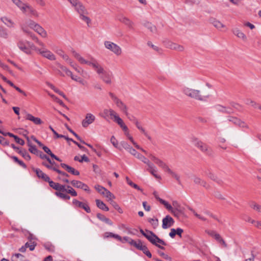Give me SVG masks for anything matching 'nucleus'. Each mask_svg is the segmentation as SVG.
I'll list each match as a JSON object with an SVG mask.
<instances>
[{
	"instance_id": "nucleus-1",
	"label": "nucleus",
	"mask_w": 261,
	"mask_h": 261,
	"mask_svg": "<svg viewBox=\"0 0 261 261\" xmlns=\"http://www.w3.org/2000/svg\"><path fill=\"white\" fill-rule=\"evenodd\" d=\"M73 56L82 64H87L92 66L95 72L99 75L100 78L107 84L111 83L112 73L105 70L103 67L93 58L90 61L85 59L79 53L72 51Z\"/></svg>"
},
{
	"instance_id": "nucleus-2",
	"label": "nucleus",
	"mask_w": 261,
	"mask_h": 261,
	"mask_svg": "<svg viewBox=\"0 0 261 261\" xmlns=\"http://www.w3.org/2000/svg\"><path fill=\"white\" fill-rule=\"evenodd\" d=\"M148 156L150 158L151 160L153 161L156 165H158L160 168H162L164 171L167 172L172 177L175 178L179 184H180L181 181L180 176L177 173L172 171L166 164V163H165L158 158H156L154 155H152V154H149Z\"/></svg>"
},
{
	"instance_id": "nucleus-3",
	"label": "nucleus",
	"mask_w": 261,
	"mask_h": 261,
	"mask_svg": "<svg viewBox=\"0 0 261 261\" xmlns=\"http://www.w3.org/2000/svg\"><path fill=\"white\" fill-rule=\"evenodd\" d=\"M191 141L193 145L200 149L203 153L207 155L212 154L211 148L197 138L195 137H191Z\"/></svg>"
},
{
	"instance_id": "nucleus-4",
	"label": "nucleus",
	"mask_w": 261,
	"mask_h": 261,
	"mask_svg": "<svg viewBox=\"0 0 261 261\" xmlns=\"http://www.w3.org/2000/svg\"><path fill=\"white\" fill-rule=\"evenodd\" d=\"M184 93L187 96L198 100L203 101L208 97V95L204 96L201 94L199 90H195L189 88H185L183 90Z\"/></svg>"
},
{
	"instance_id": "nucleus-5",
	"label": "nucleus",
	"mask_w": 261,
	"mask_h": 261,
	"mask_svg": "<svg viewBox=\"0 0 261 261\" xmlns=\"http://www.w3.org/2000/svg\"><path fill=\"white\" fill-rule=\"evenodd\" d=\"M105 47L117 56H120L122 53L121 47L114 42L109 41L104 42Z\"/></svg>"
},
{
	"instance_id": "nucleus-6",
	"label": "nucleus",
	"mask_w": 261,
	"mask_h": 261,
	"mask_svg": "<svg viewBox=\"0 0 261 261\" xmlns=\"http://www.w3.org/2000/svg\"><path fill=\"white\" fill-rule=\"evenodd\" d=\"M172 212H184L193 211V210L190 207L184 204H180L176 200L172 201Z\"/></svg>"
},
{
	"instance_id": "nucleus-7",
	"label": "nucleus",
	"mask_w": 261,
	"mask_h": 261,
	"mask_svg": "<svg viewBox=\"0 0 261 261\" xmlns=\"http://www.w3.org/2000/svg\"><path fill=\"white\" fill-rule=\"evenodd\" d=\"M72 7H74L75 10L79 13H86V9L84 6L79 0H67Z\"/></svg>"
},
{
	"instance_id": "nucleus-8",
	"label": "nucleus",
	"mask_w": 261,
	"mask_h": 261,
	"mask_svg": "<svg viewBox=\"0 0 261 261\" xmlns=\"http://www.w3.org/2000/svg\"><path fill=\"white\" fill-rule=\"evenodd\" d=\"M151 240L149 241L151 244L162 250L165 249V248L161 246V245L166 246L167 244L163 240L160 239L155 233H153L152 236L151 237Z\"/></svg>"
},
{
	"instance_id": "nucleus-9",
	"label": "nucleus",
	"mask_w": 261,
	"mask_h": 261,
	"mask_svg": "<svg viewBox=\"0 0 261 261\" xmlns=\"http://www.w3.org/2000/svg\"><path fill=\"white\" fill-rule=\"evenodd\" d=\"M39 54L49 60L54 61L56 60L55 56L50 50L46 48L45 45L44 47H42L40 48V50H39Z\"/></svg>"
},
{
	"instance_id": "nucleus-10",
	"label": "nucleus",
	"mask_w": 261,
	"mask_h": 261,
	"mask_svg": "<svg viewBox=\"0 0 261 261\" xmlns=\"http://www.w3.org/2000/svg\"><path fill=\"white\" fill-rule=\"evenodd\" d=\"M28 44H29V41H24L22 40H19L17 43V45L19 49L22 51L26 54L30 55L31 54V50L28 47Z\"/></svg>"
},
{
	"instance_id": "nucleus-11",
	"label": "nucleus",
	"mask_w": 261,
	"mask_h": 261,
	"mask_svg": "<svg viewBox=\"0 0 261 261\" xmlns=\"http://www.w3.org/2000/svg\"><path fill=\"white\" fill-rule=\"evenodd\" d=\"M95 116L94 115L91 113H87L85 119L82 121V126L85 128L87 127L95 121Z\"/></svg>"
},
{
	"instance_id": "nucleus-12",
	"label": "nucleus",
	"mask_w": 261,
	"mask_h": 261,
	"mask_svg": "<svg viewBox=\"0 0 261 261\" xmlns=\"http://www.w3.org/2000/svg\"><path fill=\"white\" fill-rule=\"evenodd\" d=\"M70 182L73 187L76 188L83 189V190L87 192L88 193L90 192V190L89 187L86 184L83 183L81 181L73 180Z\"/></svg>"
},
{
	"instance_id": "nucleus-13",
	"label": "nucleus",
	"mask_w": 261,
	"mask_h": 261,
	"mask_svg": "<svg viewBox=\"0 0 261 261\" xmlns=\"http://www.w3.org/2000/svg\"><path fill=\"white\" fill-rule=\"evenodd\" d=\"M112 120L117 123L124 132L128 130L127 126L125 124L123 120L119 116L118 114L116 113L114 116Z\"/></svg>"
},
{
	"instance_id": "nucleus-14",
	"label": "nucleus",
	"mask_w": 261,
	"mask_h": 261,
	"mask_svg": "<svg viewBox=\"0 0 261 261\" xmlns=\"http://www.w3.org/2000/svg\"><path fill=\"white\" fill-rule=\"evenodd\" d=\"M162 222V227L163 229L169 228L172 226L174 223L173 219L169 215H167L166 217L163 218Z\"/></svg>"
},
{
	"instance_id": "nucleus-15",
	"label": "nucleus",
	"mask_w": 261,
	"mask_h": 261,
	"mask_svg": "<svg viewBox=\"0 0 261 261\" xmlns=\"http://www.w3.org/2000/svg\"><path fill=\"white\" fill-rule=\"evenodd\" d=\"M116 113V112L112 109H105L103 110L102 113H100L99 115L101 117L105 119H107V118L109 116L110 117V118L112 119Z\"/></svg>"
},
{
	"instance_id": "nucleus-16",
	"label": "nucleus",
	"mask_w": 261,
	"mask_h": 261,
	"mask_svg": "<svg viewBox=\"0 0 261 261\" xmlns=\"http://www.w3.org/2000/svg\"><path fill=\"white\" fill-rule=\"evenodd\" d=\"M32 170L35 172L37 177L39 178H41L43 180L45 181H49V177L44 173L42 170H41L39 168H35L34 167H32Z\"/></svg>"
},
{
	"instance_id": "nucleus-17",
	"label": "nucleus",
	"mask_w": 261,
	"mask_h": 261,
	"mask_svg": "<svg viewBox=\"0 0 261 261\" xmlns=\"http://www.w3.org/2000/svg\"><path fill=\"white\" fill-rule=\"evenodd\" d=\"M72 203L75 206L82 208L86 211V212H89L90 211V207L87 203L82 202L76 199L73 200Z\"/></svg>"
},
{
	"instance_id": "nucleus-18",
	"label": "nucleus",
	"mask_w": 261,
	"mask_h": 261,
	"mask_svg": "<svg viewBox=\"0 0 261 261\" xmlns=\"http://www.w3.org/2000/svg\"><path fill=\"white\" fill-rule=\"evenodd\" d=\"M228 120L229 122H231L234 124H235L236 125H238L240 127H247V125L244 122L242 121L240 119H238V118L232 117V116H228Z\"/></svg>"
},
{
	"instance_id": "nucleus-19",
	"label": "nucleus",
	"mask_w": 261,
	"mask_h": 261,
	"mask_svg": "<svg viewBox=\"0 0 261 261\" xmlns=\"http://www.w3.org/2000/svg\"><path fill=\"white\" fill-rule=\"evenodd\" d=\"M118 20L127 26L129 29H133L134 28V23L128 18L123 16H121L118 18Z\"/></svg>"
},
{
	"instance_id": "nucleus-20",
	"label": "nucleus",
	"mask_w": 261,
	"mask_h": 261,
	"mask_svg": "<svg viewBox=\"0 0 261 261\" xmlns=\"http://www.w3.org/2000/svg\"><path fill=\"white\" fill-rule=\"evenodd\" d=\"M147 166L148 168L147 169V170L155 178L159 179H161V176L157 174V168L152 163H151Z\"/></svg>"
},
{
	"instance_id": "nucleus-21",
	"label": "nucleus",
	"mask_w": 261,
	"mask_h": 261,
	"mask_svg": "<svg viewBox=\"0 0 261 261\" xmlns=\"http://www.w3.org/2000/svg\"><path fill=\"white\" fill-rule=\"evenodd\" d=\"M12 2L23 13H25V8L28 5V3H23L21 0H12Z\"/></svg>"
},
{
	"instance_id": "nucleus-22",
	"label": "nucleus",
	"mask_w": 261,
	"mask_h": 261,
	"mask_svg": "<svg viewBox=\"0 0 261 261\" xmlns=\"http://www.w3.org/2000/svg\"><path fill=\"white\" fill-rule=\"evenodd\" d=\"M208 21L210 23L213 24L214 27L219 30H221L222 28L225 27V25L215 18H210Z\"/></svg>"
},
{
	"instance_id": "nucleus-23",
	"label": "nucleus",
	"mask_w": 261,
	"mask_h": 261,
	"mask_svg": "<svg viewBox=\"0 0 261 261\" xmlns=\"http://www.w3.org/2000/svg\"><path fill=\"white\" fill-rule=\"evenodd\" d=\"M42 165H43L44 166H45V167H46L48 169H51V170H53L57 172L58 173H59L61 175H62L63 176H66V177L69 176V175L67 173L60 170L59 169H58V168H57L56 167H53L52 166L49 165L48 164H46L45 163V162H43L42 163Z\"/></svg>"
},
{
	"instance_id": "nucleus-24",
	"label": "nucleus",
	"mask_w": 261,
	"mask_h": 261,
	"mask_svg": "<svg viewBox=\"0 0 261 261\" xmlns=\"http://www.w3.org/2000/svg\"><path fill=\"white\" fill-rule=\"evenodd\" d=\"M167 47L176 50L178 51H182L184 50V46L180 45L179 44H177L175 43H173L172 42H168L166 44Z\"/></svg>"
},
{
	"instance_id": "nucleus-25",
	"label": "nucleus",
	"mask_w": 261,
	"mask_h": 261,
	"mask_svg": "<svg viewBox=\"0 0 261 261\" xmlns=\"http://www.w3.org/2000/svg\"><path fill=\"white\" fill-rule=\"evenodd\" d=\"M116 105L125 115H128L127 106L120 100L118 99L116 102Z\"/></svg>"
},
{
	"instance_id": "nucleus-26",
	"label": "nucleus",
	"mask_w": 261,
	"mask_h": 261,
	"mask_svg": "<svg viewBox=\"0 0 261 261\" xmlns=\"http://www.w3.org/2000/svg\"><path fill=\"white\" fill-rule=\"evenodd\" d=\"M25 119L32 121L35 124H41L43 123L40 118L35 117L32 114L27 113L25 116Z\"/></svg>"
},
{
	"instance_id": "nucleus-27",
	"label": "nucleus",
	"mask_w": 261,
	"mask_h": 261,
	"mask_svg": "<svg viewBox=\"0 0 261 261\" xmlns=\"http://www.w3.org/2000/svg\"><path fill=\"white\" fill-rule=\"evenodd\" d=\"M60 166L65 169L68 172L70 173L71 174L75 175H79L80 174L79 171L75 170L73 168L69 166V165L64 164L61 163Z\"/></svg>"
},
{
	"instance_id": "nucleus-28",
	"label": "nucleus",
	"mask_w": 261,
	"mask_h": 261,
	"mask_svg": "<svg viewBox=\"0 0 261 261\" xmlns=\"http://www.w3.org/2000/svg\"><path fill=\"white\" fill-rule=\"evenodd\" d=\"M233 34L237 36L238 38L242 39L244 41L247 40L246 35L238 28H234L232 30Z\"/></svg>"
},
{
	"instance_id": "nucleus-29",
	"label": "nucleus",
	"mask_w": 261,
	"mask_h": 261,
	"mask_svg": "<svg viewBox=\"0 0 261 261\" xmlns=\"http://www.w3.org/2000/svg\"><path fill=\"white\" fill-rule=\"evenodd\" d=\"M35 32L38 33L43 38L47 37V33L45 30L41 27L39 24L35 25V29L34 30Z\"/></svg>"
},
{
	"instance_id": "nucleus-30",
	"label": "nucleus",
	"mask_w": 261,
	"mask_h": 261,
	"mask_svg": "<svg viewBox=\"0 0 261 261\" xmlns=\"http://www.w3.org/2000/svg\"><path fill=\"white\" fill-rule=\"evenodd\" d=\"M216 109L218 111L224 113H231L232 112L230 108H226L221 105L216 106Z\"/></svg>"
},
{
	"instance_id": "nucleus-31",
	"label": "nucleus",
	"mask_w": 261,
	"mask_h": 261,
	"mask_svg": "<svg viewBox=\"0 0 261 261\" xmlns=\"http://www.w3.org/2000/svg\"><path fill=\"white\" fill-rule=\"evenodd\" d=\"M205 232L210 236L214 238L217 241L219 239H220L221 236L214 230L207 229L205 230Z\"/></svg>"
},
{
	"instance_id": "nucleus-32",
	"label": "nucleus",
	"mask_w": 261,
	"mask_h": 261,
	"mask_svg": "<svg viewBox=\"0 0 261 261\" xmlns=\"http://www.w3.org/2000/svg\"><path fill=\"white\" fill-rule=\"evenodd\" d=\"M96 203L97 206L102 211H108L109 208L108 206H106V205L100 200L96 199Z\"/></svg>"
},
{
	"instance_id": "nucleus-33",
	"label": "nucleus",
	"mask_w": 261,
	"mask_h": 261,
	"mask_svg": "<svg viewBox=\"0 0 261 261\" xmlns=\"http://www.w3.org/2000/svg\"><path fill=\"white\" fill-rule=\"evenodd\" d=\"M1 20L8 27L13 28L14 27V23L11 19L6 17H3Z\"/></svg>"
},
{
	"instance_id": "nucleus-34",
	"label": "nucleus",
	"mask_w": 261,
	"mask_h": 261,
	"mask_svg": "<svg viewBox=\"0 0 261 261\" xmlns=\"http://www.w3.org/2000/svg\"><path fill=\"white\" fill-rule=\"evenodd\" d=\"M141 234L144 236L148 241H151V237L152 236L153 232L151 231L146 230L144 231L142 229H140V230Z\"/></svg>"
},
{
	"instance_id": "nucleus-35",
	"label": "nucleus",
	"mask_w": 261,
	"mask_h": 261,
	"mask_svg": "<svg viewBox=\"0 0 261 261\" xmlns=\"http://www.w3.org/2000/svg\"><path fill=\"white\" fill-rule=\"evenodd\" d=\"M145 27L152 33H157V29L155 25L151 23L147 22L144 24Z\"/></svg>"
},
{
	"instance_id": "nucleus-36",
	"label": "nucleus",
	"mask_w": 261,
	"mask_h": 261,
	"mask_svg": "<svg viewBox=\"0 0 261 261\" xmlns=\"http://www.w3.org/2000/svg\"><path fill=\"white\" fill-rule=\"evenodd\" d=\"M160 202L165 206L168 211L170 212H172V204H171L168 202L163 199H160Z\"/></svg>"
},
{
	"instance_id": "nucleus-37",
	"label": "nucleus",
	"mask_w": 261,
	"mask_h": 261,
	"mask_svg": "<svg viewBox=\"0 0 261 261\" xmlns=\"http://www.w3.org/2000/svg\"><path fill=\"white\" fill-rule=\"evenodd\" d=\"M27 139L28 141V146H29V150L33 154H37V153H38V150L36 148V146H34V145H32L30 142V140H29V137H27Z\"/></svg>"
},
{
	"instance_id": "nucleus-38",
	"label": "nucleus",
	"mask_w": 261,
	"mask_h": 261,
	"mask_svg": "<svg viewBox=\"0 0 261 261\" xmlns=\"http://www.w3.org/2000/svg\"><path fill=\"white\" fill-rule=\"evenodd\" d=\"M250 206L252 208L253 211L261 212V206L254 202H251L249 203Z\"/></svg>"
},
{
	"instance_id": "nucleus-39",
	"label": "nucleus",
	"mask_w": 261,
	"mask_h": 261,
	"mask_svg": "<svg viewBox=\"0 0 261 261\" xmlns=\"http://www.w3.org/2000/svg\"><path fill=\"white\" fill-rule=\"evenodd\" d=\"M24 256L20 253H16L12 255V261H23Z\"/></svg>"
},
{
	"instance_id": "nucleus-40",
	"label": "nucleus",
	"mask_w": 261,
	"mask_h": 261,
	"mask_svg": "<svg viewBox=\"0 0 261 261\" xmlns=\"http://www.w3.org/2000/svg\"><path fill=\"white\" fill-rule=\"evenodd\" d=\"M131 146L126 142L122 141L120 143V145L119 146L118 149L120 150H121L122 148L125 149L127 151L129 150Z\"/></svg>"
},
{
	"instance_id": "nucleus-41",
	"label": "nucleus",
	"mask_w": 261,
	"mask_h": 261,
	"mask_svg": "<svg viewBox=\"0 0 261 261\" xmlns=\"http://www.w3.org/2000/svg\"><path fill=\"white\" fill-rule=\"evenodd\" d=\"M194 182L196 184H199L202 186L204 187L207 188V185L206 182L204 180H202L199 177H195L194 179Z\"/></svg>"
},
{
	"instance_id": "nucleus-42",
	"label": "nucleus",
	"mask_w": 261,
	"mask_h": 261,
	"mask_svg": "<svg viewBox=\"0 0 261 261\" xmlns=\"http://www.w3.org/2000/svg\"><path fill=\"white\" fill-rule=\"evenodd\" d=\"M28 11L31 15L37 16V12L29 4L25 8V13Z\"/></svg>"
},
{
	"instance_id": "nucleus-43",
	"label": "nucleus",
	"mask_w": 261,
	"mask_h": 261,
	"mask_svg": "<svg viewBox=\"0 0 261 261\" xmlns=\"http://www.w3.org/2000/svg\"><path fill=\"white\" fill-rule=\"evenodd\" d=\"M195 215L201 220L206 221L207 220V215H208V213H204V214L201 213H195Z\"/></svg>"
},
{
	"instance_id": "nucleus-44",
	"label": "nucleus",
	"mask_w": 261,
	"mask_h": 261,
	"mask_svg": "<svg viewBox=\"0 0 261 261\" xmlns=\"http://www.w3.org/2000/svg\"><path fill=\"white\" fill-rule=\"evenodd\" d=\"M19 153L22 156V157L27 161L31 160V156L27 152V150L23 149L19 150Z\"/></svg>"
},
{
	"instance_id": "nucleus-45",
	"label": "nucleus",
	"mask_w": 261,
	"mask_h": 261,
	"mask_svg": "<svg viewBox=\"0 0 261 261\" xmlns=\"http://www.w3.org/2000/svg\"><path fill=\"white\" fill-rule=\"evenodd\" d=\"M136 158L141 160L144 163L146 164L147 166L151 163V162L147 158H146L144 156L141 154L140 153H138Z\"/></svg>"
},
{
	"instance_id": "nucleus-46",
	"label": "nucleus",
	"mask_w": 261,
	"mask_h": 261,
	"mask_svg": "<svg viewBox=\"0 0 261 261\" xmlns=\"http://www.w3.org/2000/svg\"><path fill=\"white\" fill-rule=\"evenodd\" d=\"M104 196H105L109 200H112L113 199L115 198V196L113 194H112L110 191L106 190V191H105V194L103 195Z\"/></svg>"
},
{
	"instance_id": "nucleus-47",
	"label": "nucleus",
	"mask_w": 261,
	"mask_h": 261,
	"mask_svg": "<svg viewBox=\"0 0 261 261\" xmlns=\"http://www.w3.org/2000/svg\"><path fill=\"white\" fill-rule=\"evenodd\" d=\"M74 161H79L81 163L83 162V161H85L86 162H88L89 161V159L87 156H86V155H83L81 159L80 158L79 156H75L74 158Z\"/></svg>"
},
{
	"instance_id": "nucleus-48",
	"label": "nucleus",
	"mask_w": 261,
	"mask_h": 261,
	"mask_svg": "<svg viewBox=\"0 0 261 261\" xmlns=\"http://www.w3.org/2000/svg\"><path fill=\"white\" fill-rule=\"evenodd\" d=\"M66 188H67L66 193L68 194H70L72 196H76L77 193L70 186H67Z\"/></svg>"
},
{
	"instance_id": "nucleus-49",
	"label": "nucleus",
	"mask_w": 261,
	"mask_h": 261,
	"mask_svg": "<svg viewBox=\"0 0 261 261\" xmlns=\"http://www.w3.org/2000/svg\"><path fill=\"white\" fill-rule=\"evenodd\" d=\"M56 195L64 200H69L70 198V197L67 194L60 192H56Z\"/></svg>"
},
{
	"instance_id": "nucleus-50",
	"label": "nucleus",
	"mask_w": 261,
	"mask_h": 261,
	"mask_svg": "<svg viewBox=\"0 0 261 261\" xmlns=\"http://www.w3.org/2000/svg\"><path fill=\"white\" fill-rule=\"evenodd\" d=\"M96 190L101 195H103L105 194V191H106L107 189L104 188L102 186H101L100 185H95L94 187Z\"/></svg>"
},
{
	"instance_id": "nucleus-51",
	"label": "nucleus",
	"mask_w": 261,
	"mask_h": 261,
	"mask_svg": "<svg viewBox=\"0 0 261 261\" xmlns=\"http://www.w3.org/2000/svg\"><path fill=\"white\" fill-rule=\"evenodd\" d=\"M97 217L106 223L112 224L111 221L108 218H106L103 215H102L101 213H97Z\"/></svg>"
},
{
	"instance_id": "nucleus-52",
	"label": "nucleus",
	"mask_w": 261,
	"mask_h": 261,
	"mask_svg": "<svg viewBox=\"0 0 261 261\" xmlns=\"http://www.w3.org/2000/svg\"><path fill=\"white\" fill-rule=\"evenodd\" d=\"M66 127L70 133H71L79 141H80L81 143H82L83 144H86V142L82 140L81 138L79 137V136L77 134H76L70 127H69L67 124L66 125Z\"/></svg>"
},
{
	"instance_id": "nucleus-53",
	"label": "nucleus",
	"mask_w": 261,
	"mask_h": 261,
	"mask_svg": "<svg viewBox=\"0 0 261 261\" xmlns=\"http://www.w3.org/2000/svg\"><path fill=\"white\" fill-rule=\"evenodd\" d=\"M36 243L34 242H27L25 245L27 248H29L30 250L33 251L35 249V246H36Z\"/></svg>"
},
{
	"instance_id": "nucleus-54",
	"label": "nucleus",
	"mask_w": 261,
	"mask_h": 261,
	"mask_svg": "<svg viewBox=\"0 0 261 261\" xmlns=\"http://www.w3.org/2000/svg\"><path fill=\"white\" fill-rule=\"evenodd\" d=\"M245 103L246 105L251 106L254 108H257L258 105V103L250 99H246Z\"/></svg>"
},
{
	"instance_id": "nucleus-55",
	"label": "nucleus",
	"mask_w": 261,
	"mask_h": 261,
	"mask_svg": "<svg viewBox=\"0 0 261 261\" xmlns=\"http://www.w3.org/2000/svg\"><path fill=\"white\" fill-rule=\"evenodd\" d=\"M47 182H48L49 183V186L50 187H51L52 188H53L54 189H55L56 190H58L60 184L55 182L51 180L50 178H49V181H47Z\"/></svg>"
},
{
	"instance_id": "nucleus-56",
	"label": "nucleus",
	"mask_w": 261,
	"mask_h": 261,
	"mask_svg": "<svg viewBox=\"0 0 261 261\" xmlns=\"http://www.w3.org/2000/svg\"><path fill=\"white\" fill-rule=\"evenodd\" d=\"M84 14L85 13H79V14L80 15V18L83 20L86 21V23L88 24H89L91 22V20L88 17L84 15Z\"/></svg>"
},
{
	"instance_id": "nucleus-57",
	"label": "nucleus",
	"mask_w": 261,
	"mask_h": 261,
	"mask_svg": "<svg viewBox=\"0 0 261 261\" xmlns=\"http://www.w3.org/2000/svg\"><path fill=\"white\" fill-rule=\"evenodd\" d=\"M148 222L154 227H156L158 225V220L156 218H149Z\"/></svg>"
},
{
	"instance_id": "nucleus-58",
	"label": "nucleus",
	"mask_w": 261,
	"mask_h": 261,
	"mask_svg": "<svg viewBox=\"0 0 261 261\" xmlns=\"http://www.w3.org/2000/svg\"><path fill=\"white\" fill-rule=\"evenodd\" d=\"M136 127L144 134L146 135V132L145 129L141 125L139 122H136L135 124Z\"/></svg>"
},
{
	"instance_id": "nucleus-59",
	"label": "nucleus",
	"mask_w": 261,
	"mask_h": 261,
	"mask_svg": "<svg viewBox=\"0 0 261 261\" xmlns=\"http://www.w3.org/2000/svg\"><path fill=\"white\" fill-rule=\"evenodd\" d=\"M143 243L142 242V241L140 240H138L136 241L133 246L136 247L138 250H140V248L141 247Z\"/></svg>"
},
{
	"instance_id": "nucleus-60",
	"label": "nucleus",
	"mask_w": 261,
	"mask_h": 261,
	"mask_svg": "<svg viewBox=\"0 0 261 261\" xmlns=\"http://www.w3.org/2000/svg\"><path fill=\"white\" fill-rule=\"evenodd\" d=\"M58 54L61 56L63 59H64L66 61L69 60V57L68 55L65 54L62 50H60L58 51Z\"/></svg>"
},
{
	"instance_id": "nucleus-61",
	"label": "nucleus",
	"mask_w": 261,
	"mask_h": 261,
	"mask_svg": "<svg viewBox=\"0 0 261 261\" xmlns=\"http://www.w3.org/2000/svg\"><path fill=\"white\" fill-rule=\"evenodd\" d=\"M110 141L115 147L118 148L119 146H118V141L114 136H112L111 138Z\"/></svg>"
},
{
	"instance_id": "nucleus-62",
	"label": "nucleus",
	"mask_w": 261,
	"mask_h": 261,
	"mask_svg": "<svg viewBox=\"0 0 261 261\" xmlns=\"http://www.w3.org/2000/svg\"><path fill=\"white\" fill-rule=\"evenodd\" d=\"M13 138L15 139V141H16V143L20 144L21 145H23L24 144V140H23L22 139L19 138L17 136L15 135Z\"/></svg>"
},
{
	"instance_id": "nucleus-63",
	"label": "nucleus",
	"mask_w": 261,
	"mask_h": 261,
	"mask_svg": "<svg viewBox=\"0 0 261 261\" xmlns=\"http://www.w3.org/2000/svg\"><path fill=\"white\" fill-rule=\"evenodd\" d=\"M147 44L148 46H150L155 51H159L160 50L159 47L153 45L151 41H148Z\"/></svg>"
},
{
	"instance_id": "nucleus-64",
	"label": "nucleus",
	"mask_w": 261,
	"mask_h": 261,
	"mask_svg": "<svg viewBox=\"0 0 261 261\" xmlns=\"http://www.w3.org/2000/svg\"><path fill=\"white\" fill-rule=\"evenodd\" d=\"M124 240L127 242V243H128L130 245H132V246H134V244L135 243V242H136V241L133 240L132 239L128 237H124Z\"/></svg>"
}]
</instances>
